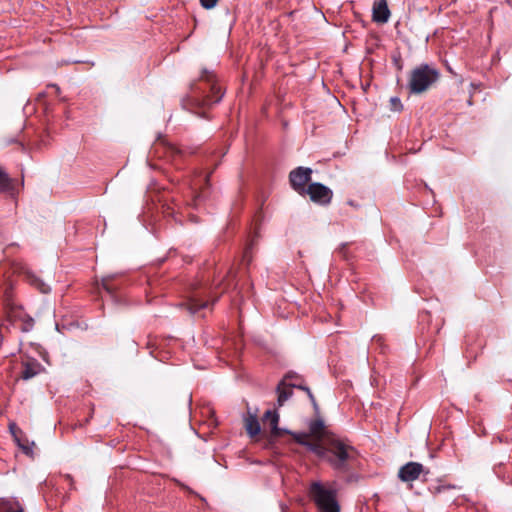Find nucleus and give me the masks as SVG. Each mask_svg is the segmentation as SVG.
<instances>
[{
    "label": "nucleus",
    "instance_id": "1",
    "mask_svg": "<svg viewBox=\"0 0 512 512\" xmlns=\"http://www.w3.org/2000/svg\"><path fill=\"white\" fill-rule=\"evenodd\" d=\"M199 81L204 83L205 87H201L197 82L192 83L184 105L194 114L205 118L206 110L219 103L224 93L217 83L215 73L211 70L203 69Z\"/></svg>",
    "mask_w": 512,
    "mask_h": 512
},
{
    "label": "nucleus",
    "instance_id": "2",
    "mask_svg": "<svg viewBox=\"0 0 512 512\" xmlns=\"http://www.w3.org/2000/svg\"><path fill=\"white\" fill-rule=\"evenodd\" d=\"M326 462L339 474H349L359 465V453L350 443L340 438L328 439Z\"/></svg>",
    "mask_w": 512,
    "mask_h": 512
},
{
    "label": "nucleus",
    "instance_id": "3",
    "mask_svg": "<svg viewBox=\"0 0 512 512\" xmlns=\"http://www.w3.org/2000/svg\"><path fill=\"white\" fill-rule=\"evenodd\" d=\"M308 495L316 506L317 512H340L337 490L330 484L314 481L310 484Z\"/></svg>",
    "mask_w": 512,
    "mask_h": 512
},
{
    "label": "nucleus",
    "instance_id": "4",
    "mask_svg": "<svg viewBox=\"0 0 512 512\" xmlns=\"http://www.w3.org/2000/svg\"><path fill=\"white\" fill-rule=\"evenodd\" d=\"M440 77L439 71L428 65L421 64L411 71L408 87L410 93L421 94L428 90Z\"/></svg>",
    "mask_w": 512,
    "mask_h": 512
},
{
    "label": "nucleus",
    "instance_id": "5",
    "mask_svg": "<svg viewBox=\"0 0 512 512\" xmlns=\"http://www.w3.org/2000/svg\"><path fill=\"white\" fill-rule=\"evenodd\" d=\"M7 319L16 326L21 332H30L34 327V319L27 314L22 306L12 303L10 300L6 302Z\"/></svg>",
    "mask_w": 512,
    "mask_h": 512
},
{
    "label": "nucleus",
    "instance_id": "6",
    "mask_svg": "<svg viewBox=\"0 0 512 512\" xmlns=\"http://www.w3.org/2000/svg\"><path fill=\"white\" fill-rule=\"evenodd\" d=\"M312 173V169L308 167L299 166L293 169L289 173V182L292 189L299 195H306L307 184L311 180Z\"/></svg>",
    "mask_w": 512,
    "mask_h": 512
},
{
    "label": "nucleus",
    "instance_id": "7",
    "mask_svg": "<svg viewBox=\"0 0 512 512\" xmlns=\"http://www.w3.org/2000/svg\"><path fill=\"white\" fill-rule=\"evenodd\" d=\"M306 194L309 195L312 202L322 206L329 205L333 198V191L319 182L310 183L307 187Z\"/></svg>",
    "mask_w": 512,
    "mask_h": 512
},
{
    "label": "nucleus",
    "instance_id": "8",
    "mask_svg": "<svg viewBox=\"0 0 512 512\" xmlns=\"http://www.w3.org/2000/svg\"><path fill=\"white\" fill-rule=\"evenodd\" d=\"M429 473L421 463L418 462H408L401 466L398 470V478L402 482H412L420 478L421 475L426 477ZM426 480V478H424Z\"/></svg>",
    "mask_w": 512,
    "mask_h": 512
},
{
    "label": "nucleus",
    "instance_id": "9",
    "mask_svg": "<svg viewBox=\"0 0 512 512\" xmlns=\"http://www.w3.org/2000/svg\"><path fill=\"white\" fill-rule=\"evenodd\" d=\"M264 423H268L271 428V437L279 438L285 433H290L289 430L280 428L279 424V414L275 410H267L263 416Z\"/></svg>",
    "mask_w": 512,
    "mask_h": 512
},
{
    "label": "nucleus",
    "instance_id": "10",
    "mask_svg": "<svg viewBox=\"0 0 512 512\" xmlns=\"http://www.w3.org/2000/svg\"><path fill=\"white\" fill-rule=\"evenodd\" d=\"M493 472L501 481L512 485V455H509L507 462L501 460L495 464Z\"/></svg>",
    "mask_w": 512,
    "mask_h": 512
},
{
    "label": "nucleus",
    "instance_id": "11",
    "mask_svg": "<svg viewBox=\"0 0 512 512\" xmlns=\"http://www.w3.org/2000/svg\"><path fill=\"white\" fill-rule=\"evenodd\" d=\"M390 17V10L386 0H375L373 4V21L377 23H386Z\"/></svg>",
    "mask_w": 512,
    "mask_h": 512
},
{
    "label": "nucleus",
    "instance_id": "12",
    "mask_svg": "<svg viewBox=\"0 0 512 512\" xmlns=\"http://www.w3.org/2000/svg\"><path fill=\"white\" fill-rule=\"evenodd\" d=\"M187 310L190 314H196L200 312L202 309L208 308L210 306V302L208 299L203 298L200 294H193L188 301L185 303Z\"/></svg>",
    "mask_w": 512,
    "mask_h": 512
},
{
    "label": "nucleus",
    "instance_id": "13",
    "mask_svg": "<svg viewBox=\"0 0 512 512\" xmlns=\"http://www.w3.org/2000/svg\"><path fill=\"white\" fill-rule=\"evenodd\" d=\"M293 378L291 373H288L285 378L277 385L278 399L277 403L279 406H283L284 403L290 399L293 395L292 387L286 383V379Z\"/></svg>",
    "mask_w": 512,
    "mask_h": 512
},
{
    "label": "nucleus",
    "instance_id": "14",
    "mask_svg": "<svg viewBox=\"0 0 512 512\" xmlns=\"http://www.w3.org/2000/svg\"><path fill=\"white\" fill-rule=\"evenodd\" d=\"M10 430L14 436L15 441L17 442L19 448L23 451V453H25L27 456L32 457L35 443L30 442L26 438L20 437L18 434H21L22 432L19 429L15 430V424L10 425Z\"/></svg>",
    "mask_w": 512,
    "mask_h": 512
},
{
    "label": "nucleus",
    "instance_id": "15",
    "mask_svg": "<svg viewBox=\"0 0 512 512\" xmlns=\"http://www.w3.org/2000/svg\"><path fill=\"white\" fill-rule=\"evenodd\" d=\"M25 280L33 287L38 289L41 293L47 294L50 292V286L46 284L40 277L34 272L26 270L24 272Z\"/></svg>",
    "mask_w": 512,
    "mask_h": 512
},
{
    "label": "nucleus",
    "instance_id": "16",
    "mask_svg": "<svg viewBox=\"0 0 512 512\" xmlns=\"http://www.w3.org/2000/svg\"><path fill=\"white\" fill-rule=\"evenodd\" d=\"M41 364L37 361H27L23 363V370L21 372V377L24 380H29L36 375H38L41 371Z\"/></svg>",
    "mask_w": 512,
    "mask_h": 512
},
{
    "label": "nucleus",
    "instance_id": "17",
    "mask_svg": "<svg viewBox=\"0 0 512 512\" xmlns=\"http://www.w3.org/2000/svg\"><path fill=\"white\" fill-rule=\"evenodd\" d=\"M0 512H24V509L14 498H0Z\"/></svg>",
    "mask_w": 512,
    "mask_h": 512
},
{
    "label": "nucleus",
    "instance_id": "18",
    "mask_svg": "<svg viewBox=\"0 0 512 512\" xmlns=\"http://www.w3.org/2000/svg\"><path fill=\"white\" fill-rule=\"evenodd\" d=\"M305 447L316 454L318 457L324 459L326 461L327 454H328V441L325 445H322L320 443H313L308 441L305 445Z\"/></svg>",
    "mask_w": 512,
    "mask_h": 512
},
{
    "label": "nucleus",
    "instance_id": "19",
    "mask_svg": "<svg viewBox=\"0 0 512 512\" xmlns=\"http://www.w3.org/2000/svg\"><path fill=\"white\" fill-rule=\"evenodd\" d=\"M308 427H309V433L312 436L320 438L324 434L325 424H324V421L320 418L311 420L308 424Z\"/></svg>",
    "mask_w": 512,
    "mask_h": 512
},
{
    "label": "nucleus",
    "instance_id": "20",
    "mask_svg": "<svg viewBox=\"0 0 512 512\" xmlns=\"http://www.w3.org/2000/svg\"><path fill=\"white\" fill-rule=\"evenodd\" d=\"M245 427H246L247 433L251 437L258 435L261 430L260 423H259L258 419L256 418V416H253V415L249 416L246 419Z\"/></svg>",
    "mask_w": 512,
    "mask_h": 512
},
{
    "label": "nucleus",
    "instance_id": "21",
    "mask_svg": "<svg viewBox=\"0 0 512 512\" xmlns=\"http://www.w3.org/2000/svg\"><path fill=\"white\" fill-rule=\"evenodd\" d=\"M12 190V178L0 167V192H10Z\"/></svg>",
    "mask_w": 512,
    "mask_h": 512
},
{
    "label": "nucleus",
    "instance_id": "22",
    "mask_svg": "<svg viewBox=\"0 0 512 512\" xmlns=\"http://www.w3.org/2000/svg\"><path fill=\"white\" fill-rule=\"evenodd\" d=\"M103 289L111 296L115 295L118 286L113 283V276H107L102 279Z\"/></svg>",
    "mask_w": 512,
    "mask_h": 512
},
{
    "label": "nucleus",
    "instance_id": "23",
    "mask_svg": "<svg viewBox=\"0 0 512 512\" xmlns=\"http://www.w3.org/2000/svg\"><path fill=\"white\" fill-rule=\"evenodd\" d=\"M300 390H303V391H305L307 393V396H308V398H309V400H310V402H311L315 412L318 413L319 412V406H318V403H317V401H316L312 391L310 390V388L308 386H306V385H303L300 388Z\"/></svg>",
    "mask_w": 512,
    "mask_h": 512
},
{
    "label": "nucleus",
    "instance_id": "24",
    "mask_svg": "<svg viewBox=\"0 0 512 512\" xmlns=\"http://www.w3.org/2000/svg\"><path fill=\"white\" fill-rule=\"evenodd\" d=\"M290 435L293 436L294 440L300 444V445H303L305 446L306 443L308 442L307 438H308V434L307 433H294V432H291L289 433Z\"/></svg>",
    "mask_w": 512,
    "mask_h": 512
},
{
    "label": "nucleus",
    "instance_id": "25",
    "mask_svg": "<svg viewBox=\"0 0 512 512\" xmlns=\"http://www.w3.org/2000/svg\"><path fill=\"white\" fill-rule=\"evenodd\" d=\"M390 103H391L392 109L395 111H400L403 108L401 100L398 97H392L390 99Z\"/></svg>",
    "mask_w": 512,
    "mask_h": 512
},
{
    "label": "nucleus",
    "instance_id": "26",
    "mask_svg": "<svg viewBox=\"0 0 512 512\" xmlns=\"http://www.w3.org/2000/svg\"><path fill=\"white\" fill-rule=\"evenodd\" d=\"M200 4L205 9H212L216 6L218 0H199Z\"/></svg>",
    "mask_w": 512,
    "mask_h": 512
},
{
    "label": "nucleus",
    "instance_id": "27",
    "mask_svg": "<svg viewBox=\"0 0 512 512\" xmlns=\"http://www.w3.org/2000/svg\"><path fill=\"white\" fill-rule=\"evenodd\" d=\"M290 387L300 389L304 384L299 377H295V381L289 383Z\"/></svg>",
    "mask_w": 512,
    "mask_h": 512
},
{
    "label": "nucleus",
    "instance_id": "28",
    "mask_svg": "<svg viewBox=\"0 0 512 512\" xmlns=\"http://www.w3.org/2000/svg\"><path fill=\"white\" fill-rule=\"evenodd\" d=\"M200 197V194H196L194 192H192V198H191V201L190 202H187L188 205H191V206H197V199Z\"/></svg>",
    "mask_w": 512,
    "mask_h": 512
},
{
    "label": "nucleus",
    "instance_id": "29",
    "mask_svg": "<svg viewBox=\"0 0 512 512\" xmlns=\"http://www.w3.org/2000/svg\"><path fill=\"white\" fill-rule=\"evenodd\" d=\"M170 150H171L172 153H179L180 152V150L178 148H176V147H174L172 145L170 146Z\"/></svg>",
    "mask_w": 512,
    "mask_h": 512
},
{
    "label": "nucleus",
    "instance_id": "30",
    "mask_svg": "<svg viewBox=\"0 0 512 512\" xmlns=\"http://www.w3.org/2000/svg\"><path fill=\"white\" fill-rule=\"evenodd\" d=\"M65 478L70 482V485L72 486L73 485V478L69 474H67L65 476Z\"/></svg>",
    "mask_w": 512,
    "mask_h": 512
},
{
    "label": "nucleus",
    "instance_id": "31",
    "mask_svg": "<svg viewBox=\"0 0 512 512\" xmlns=\"http://www.w3.org/2000/svg\"><path fill=\"white\" fill-rule=\"evenodd\" d=\"M347 203H348L349 205L353 206V207H357V206H358V205H356V204L354 203V201H352V200H349Z\"/></svg>",
    "mask_w": 512,
    "mask_h": 512
},
{
    "label": "nucleus",
    "instance_id": "32",
    "mask_svg": "<svg viewBox=\"0 0 512 512\" xmlns=\"http://www.w3.org/2000/svg\"><path fill=\"white\" fill-rule=\"evenodd\" d=\"M209 176L210 175H207L206 178H205V182H206L207 185H208V182H209Z\"/></svg>",
    "mask_w": 512,
    "mask_h": 512
},
{
    "label": "nucleus",
    "instance_id": "33",
    "mask_svg": "<svg viewBox=\"0 0 512 512\" xmlns=\"http://www.w3.org/2000/svg\"><path fill=\"white\" fill-rule=\"evenodd\" d=\"M225 285L226 286H224V289H227V286H228L227 280H225Z\"/></svg>",
    "mask_w": 512,
    "mask_h": 512
}]
</instances>
